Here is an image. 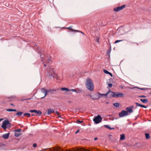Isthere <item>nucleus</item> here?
I'll return each instance as SVG.
<instances>
[{"instance_id":"30","label":"nucleus","mask_w":151,"mask_h":151,"mask_svg":"<svg viewBox=\"0 0 151 151\" xmlns=\"http://www.w3.org/2000/svg\"><path fill=\"white\" fill-rule=\"evenodd\" d=\"M55 114H56L58 116V117H61V116L59 114V112L56 111L55 113Z\"/></svg>"},{"instance_id":"12","label":"nucleus","mask_w":151,"mask_h":151,"mask_svg":"<svg viewBox=\"0 0 151 151\" xmlns=\"http://www.w3.org/2000/svg\"><path fill=\"white\" fill-rule=\"evenodd\" d=\"M107 95H108L109 97H114V96L115 94V92H112V91H109L107 93Z\"/></svg>"},{"instance_id":"16","label":"nucleus","mask_w":151,"mask_h":151,"mask_svg":"<svg viewBox=\"0 0 151 151\" xmlns=\"http://www.w3.org/2000/svg\"><path fill=\"white\" fill-rule=\"evenodd\" d=\"M135 104H136L137 106H140L145 108H146L147 107L146 106L143 105L141 104L138 103L136 102Z\"/></svg>"},{"instance_id":"4","label":"nucleus","mask_w":151,"mask_h":151,"mask_svg":"<svg viewBox=\"0 0 151 151\" xmlns=\"http://www.w3.org/2000/svg\"><path fill=\"white\" fill-rule=\"evenodd\" d=\"M102 120V118L101 116L98 115L93 119V121L96 124H98L100 123Z\"/></svg>"},{"instance_id":"44","label":"nucleus","mask_w":151,"mask_h":151,"mask_svg":"<svg viewBox=\"0 0 151 151\" xmlns=\"http://www.w3.org/2000/svg\"><path fill=\"white\" fill-rule=\"evenodd\" d=\"M68 102L69 103H71V102H71V101H68Z\"/></svg>"},{"instance_id":"19","label":"nucleus","mask_w":151,"mask_h":151,"mask_svg":"<svg viewBox=\"0 0 151 151\" xmlns=\"http://www.w3.org/2000/svg\"><path fill=\"white\" fill-rule=\"evenodd\" d=\"M103 72L104 73H105L106 74H108L111 77L113 76L112 74L111 73L109 72L107 70L104 69L103 70Z\"/></svg>"},{"instance_id":"3","label":"nucleus","mask_w":151,"mask_h":151,"mask_svg":"<svg viewBox=\"0 0 151 151\" xmlns=\"http://www.w3.org/2000/svg\"><path fill=\"white\" fill-rule=\"evenodd\" d=\"M11 125L10 123L8 120H6L4 121L1 125V127L4 129H6V126L8 127H10Z\"/></svg>"},{"instance_id":"25","label":"nucleus","mask_w":151,"mask_h":151,"mask_svg":"<svg viewBox=\"0 0 151 151\" xmlns=\"http://www.w3.org/2000/svg\"><path fill=\"white\" fill-rule=\"evenodd\" d=\"M146 138L147 139H148L150 138V134L148 133H145V134Z\"/></svg>"},{"instance_id":"41","label":"nucleus","mask_w":151,"mask_h":151,"mask_svg":"<svg viewBox=\"0 0 151 151\" xmlns=\"http://www.w3.org/2000/svg\"><path fill=\"white\" fill-rule=\"evenodd\" d=\"M10 104V105H11L13 106H14V104H12V103H11V104Z\"/></svg>"},{"instance_id":"42","label":"nucleus","mask_w":151,"mask_h":151,"mask_svg":"<svg viewBox=\"0 0 151 151\" xmlns=\"http://www.w3.org/2000/svg\"><path fill=\"white\" fill-rule=\"evenodd\" d=\"M97 139V138L95 137L94 138V140H96Z\"/></svg>"},{"instance_id":"37","label":"nucleus","mask_w":151,"mask_h":151,"mask_svg":"<svg viewBox=\"0 0 151 151\" xmlns=\"http://www.w3.org/2000/svg\"><path fill=\"white\" fill-rule=\"evenodd\" d=\"M33 146L34 147H36L37 146V144L36 143H34L33 145Z\"/></svg>"},{"instance_id":"15","label":"nucleus","mask_w":151,"mask_h":151,"mask_svg":"<svg viewBox=\"0 0 151 151\" xmlns=\"http://www.w3.org/2000/svg\"><path fill=\"white\" fill-rule=\"evenodd\" d=\"M126 110H127L126 111L127 112V113L129 112V113L132 112L133 111L132 109L130 108L129 107H127L126 108Z\"/></svg>"},{"instance_id":"49","label":"nucleus","mask_w":151,"mask_h":151,"mask_svg":"<svg viewBox=\"0 0 151 151\" xmlns=\"http://www.w3.org/2000/svg\"><path fill=\"white\" fill-rule=\"evenodd\" d=\"M106 104H108V102H106Z\"/></svg>"},{"instance_id":"18","label":"nucleus","mask_w":151,"mask_h":151,"mask_svg":"<svg viewBox=\"0 0 151 151\" xmlns=\"http://www.w3.org/2000/svg\"><path fill=\"white\" fill-rule=\"evenodd\" d=\"M9 133H8L6 134H5L3 135V137L5 139H7L9 137Z\"/></svg>"},{"instance_id":"20","label":"nucleus","mask_w":151,"mask_h":151,"mask_svg":"<svg viewBox=\"0 0 151 151\" xmlns=\"http://www.w3.org/2000/svg\"><path fill=\"white\" fill-rule=\"evenodd\" d=\"M74 151H88V150L84 148H78L74 150Z\"/></svg>"},{"instance_id":"31","label":"nucleus","mask_w":151,"mask_h":151,"mask_svg":"<svg viewBox=\"0 0 151 151\" xmlns=\"http://www.w3.org/2000/svg\"><path fill=\"white\" fill-rule=\"evenodd\" d=\"M123 40H116L115 42L114 43V44H115V43H117L118 42H120L121 41H123Z\"/></svg>"},{"instance_id":"34","label":"nucleus","mask_w":151,"mask_h":151,"mask_svg":"<svg viewBox=\"0 0 151 151\" xmlns=\"http://www.w3.org/2000/svg\"><path fill=\"white\" fill-rule=\"evenodd\" d=\"M83 121H80L79 120H77L76 121V122L78 124L81 123H82Z\"/></svg>"},{"instance_id":"38","label":"nucleus","mask_w":151,"mask_h":151,"mask_svg":"<svg viewBox=\"0 0 151 151\" xmlns=\"http://www.w3.org/2000/svg\"><path fill=\"white\" fill-rule=\"evenodd\" d=\"M129 107L131 109H132L134 107V106H129Z\"/></svg>"},{"instance_id":"22","label":"nucleus","mask_w":151,"mask_h":151,"mask_svg":"<svg viewBox=\"0 0 151 151\" xmlns=\"http://www.w3.org/2000/svg\"><path fill=\"white\" fill-rule=\"evenodd\" d=\"M125 137L124 134H122L120 135V139L123 140L125 139Z\"/></svg>"},{"instance_id":"1","label":"nucleus","mask_w":151,"mask_h":151,"mask_svg":"<svg viewBox=\"0 0 151 151\" xmlns=\"http://www.w3.org/2000/svg\"><path fill=\"white\" fill-rule=\"evenodd\" d=\"M86 86L87 89L91 91L94 89V85L92 80L90 78L87 79L86 81Z\"/></svg>"},{"instance_id":"35","label":"nucleus","mask_w":151,"mask_h":151,"mask_svg":"<svg viewBox=\"0 0 151 151\" xmlns=\"http://www.w3.org/2000/svg\"><path fill=\"white\" fill-rule=\"evenodd\" d=\"M108 86L111 88L112 86V84L111 83H109L108 84Z\"/></svg>"},{"instance_id":"6","label":"nucleus","mask_w":151,"mask_h":151,"mask_svg":"<svg viewBox=\"0 0 151 151\" xmlns=\"http://www.w3.org/2000/svg\"><path fill=\"white\" fill-rule=\"evenodd\" d=\"M41 91L42 93L44 94H45L44 96L43 97L41 98V99L43 98L46 95H48V93L50 92V90H47L46 89L43 88H42L41 89Z\"/></svg>"},{"instance_id":"28","label":"nucleus","mask_w":151,"mask_h":151,"mask_svg":"<svg viewBox=\"0 0 151 151\" xmlns=\"http://www.w3.org/2000/svg\"><path fill=\"white\" fill-rule=\"evenodd\" d=\"M23 112H18L16 113V114L18 116H20L22 114Z\"/></svg>"},{"instance_id":"21","label":"nucleus","mask_w":151,"mask_h":151,"mask_svg":"<svg viewBox=\"0 0 151 151\" xmlns=\"http://www.w3.org/2000/svg\"><path fill=\"white\" fill-rule=\"evenodd\" d=\"M140 101L143 103L145 104H147L148 102V100L147 99H141Z\"/></svg>"},{"instance_id":"40","label":"nucleus","mask_w":151,"mask_h":151,"mask_svg":"<svg viewBox=\"0 0 151 151\" xmlns=\"http://www.w3.org/2000/svg\"><path fill=\"white\" fill-rule=\"evenodd\" d=\"M72 91H74V92H76V90H75V89H72L71 90Z\"/></svg>"},{"instance_id":"7","label":"nucleus","mask_w":151,"mask_h":151,"mask_svg":"<svg viewBox=\"0 0 151 151\" xmlns=\"http://www.w3.org/2000/svg\"><path fill=\"white\" fill-rule=\"evenodd\" d=\"M128 114L127 112L125 110H123L119 113V116L120 117H122L128 115Z\"/></svg>"},{"instance_id":"29","label":"nucleus","mask_w":151,"mask_h":151,"mask_svg":"<svg viewBox=\"0 0 151 151\" xmlns=\"http://www.w3.org/2000/svg\"><path fill=\"white\" fill-rule=\"evenodd\" d=\"M66 28L68 29H70L72 31L76 32V31H78V30H75L71 28L70 27H67V28Z\"/></svg>"},{"instance_id":"46","label":"nucleus","mask_w":151,"mask_h":151,"mask_svg":"<svg viewBox=\"0 0 151 151\" xmlns=\"http://www.w3.org/2000/svg\"><path fill=\"white\" fill-rule=\"evenodd\" d=\"M8 99H9V98H7V99H6V101H7V100H8Z\"/></svg>"},{"instance_id":"8","label":"nucleus","mask_w":151,"mask_h":151,"mask_svg":"<svg viewBox=\"0 0 151 151\" xmlns=\"http://www.w3.org/2000/svg\"><path fill=\"white\" fill-rule=\"evenodd\" d=\"M91 98L93 100L99 99L101 97V96H99L96 93H94L92 95H90Z\"/></svg>"},{"instance_id":"11","label":"nucleus","mask_w":151,"mask_h":151,"mask_svg":"<svg viewBox=\"0 0 151 151\" xmlns=\"http://www.w3.org/2000/svg\"><path fill=\"white\" fill-rule=\"evenodd\" d=\"M29 112L33 113L35 112L38 115H40L42 114L40 110H29Z\"/></svg>"},{"instance_id":"26","label":"nucleus","mask_w":151,"mask_h":151,"mask_svg":"<svg viewBox=\"0 0 151 151\" xmlns=\"http://www.w3.org/2000/svg\"><path fill=\"white\" fill-rule=\"evenodd\" d=\"M98 94L99 95V96H101V97H102L104 96H106L107 95V93L105 94H101L98 93Z\"/></svg>"},{"instance_id":"45","label":"nucleus","mask_w":151,"mask_h":151,"mask_svg":"<svg viewBox=\"0 0 151 151\" xmlns=\"http://www.w3.org/2000/svg\"><path fill=\"white\" fill-rule=\"evenodd\" d=\"M97 41L98 42H99V40L98 39H97Z\"/></svg>"},{"instance_id":"14","label":"nucleus","mask_w":151,"mask_h":151,"mask_svg":"<svg viewBox=\"0 0 151 151\" xmlns=\"http://www.w3.org/2000/svg\"><path fill=\"white\" fill-rule=\"evenodd\" d=\"M59 149H60L59 147L57 149H55V148H53L52 149H50L48 151H47V149H44V150H42V151H60L59 150Z\"/></svg>"},{"instance_id":"2","label":"nucleus","mask_w":151,"mask_h":151,"mask_svg":"<svg viewBox=\"0 0 151 151\" xmlns=\"http://www.w3.org/2000/svg\"><path fill=\"white\" fill-rule=\"evenodd\" d=\"M47 76L50 77L51 78H55L56 77L57 75L55 73V71L54 69L53 68H51L50 67H48L47 69Z\"/></svg>"},{"instance_id":"33","label":"nucleus","mask_w":151,"mask_h":151,"mask_svg":"<svg viewBox=\"0 0 151 151\" xmlns=\"http://www.w3.org/2000/svg\"><path fill=\"white\" fill-rule=\"evenodd\" d=\"M6 111H9V112L12 111V109H6Z\"/></svg>"},{"instance_id":"48","label":"nucleus","mask_w":151,"mask_h":151,"mask_svg":"<svg viewBox=\"0 0 151 151\" xmlns=\"http://www.w3.org/2000/svg\"><path fill=\"white\" fill-rule=\"evenodd\" d=\"M34 115H35L34 114H32V116H34Z\"/></svg>"},{"instance_id":"9","label":"nucleus","mask_w":151,"mask_h":151,"mask_svg":"<svg viewBox=\"0 0 151 151\" xmlns=\"http://www.w3.org/2000/svg\"><path fill=\"white\" fill-rule=\"evenodd\" d=\"M21 129H18L15 130H14V132H15L14 136L16 137H18L21 134Z\"/></svg>"},{"instance_id":"47","label":"nucleus","mask_w":151,"mask_h":151,"mask_svg":"<svg viewBox=\"0 0 151 151\" xmlns=\"http://www.w3.org/2000/svg\"><path fill=\"white\" fill-rule=\"evenodd\" d=\"M81 32L83 34H84V33H83V32Z\"/></svg>"},{"instance_id":"5","label":"nucleus","mask_w":151,"mask_h":151,"mask_svg":"<svg viewBox=\"0 0 151 151\" xmlns=\"http://www.w3.org/2000/svg\"><path fill=\"white\" fill-rule=\"evenodd\" d=\"M126 5H123L121 6H117L114 8V10L116 12L120 11L124 9Z\"/></svg>"},{"instance_id":"17","label":"nucleus","mask_w":151,"mask_h":151,"mask_svg":"<svg viewBox=\"0 0 151 151\" xmlns=\"http://www.w3.org/2000/svg\"><path fill=\"white\" fill-rule=\"evenodd\" d=\"M54 111L53 109H47V114L49 115L52 113H54Z\"/></svg>"},{"instance_id":"43","label":"nucleus","mask_w":151,"mask_h":151,"mask_svg":"<svg viewBox=\"0 0 151 151\" xmlns=\"http://www.w3.org/2000/svg\"><path fill=\"white\" fill-rule=\"evenodd\" d=\"M79 131V130H77L76 132H75V134H76L77 133L78 131Z\"/></svg>"},{"instance_id":"23","label":"nucleus","mask_w":151,"mask_h":151,"mask_svg":"<svg viewBox=\"0 0 151 151\" xmlns=\"http://www.w3.org/2000/svg\"><path fill=\"white\" fill-rule=\"evenodd\" d=\"M61 90L62 91H70V90L68 88H61Z\"/></svg>"},{"instance_id":"27","label":"nucleus","mask_w":151,"mask_h":151,"mask_svg":"<svg viewBox=\"0 0 151 151\" xmlns=\"http://www.w3.org/2000/svg\"><path fill=\"white\" fill-rule=\"evenodd\" d=\"M113 104L116 107H118L119 106V104L118 103H113Z\"/></svg>"},{"instance_id":"13","label":"nucleus","mask_w":151,"mask_h":151,"mask_svg":"<svg viewBox=\"0 0 151 151\" xmlns=\"http://www.w3.org/2000/svg\"><path fill=\"white\" fill-rule=\"evenodd\" d=\"M123 95V94L122 93H115L114 96V97H122V96Z\"/></svg>"},{"instance_id":"32","label":"nucleus","mask_w":151,"mask_h":151,"mask_svg":"<svg viewBox=\"0 0 151 151\" xmlns=\"http://www.w3.org/2000/svg\"><path fill=\"white\" fill-rule=\"evenodd\" d=\"M104 127L107 128L109 129H112L110 127H109L108 125H105Z\"/></svg>"},{"instance_id":"10","label":"nucleus","mask_w":151,"mask_h":151,"mask_svg":"<svg viewBox=\"0 0 151 151\" xmlns=\"http://www.w3.org/2000/svg\"><path fill=\"white\" fill-rule=\"evenodd\" d=\"M52 60L50 59H49L48 60H47L46 62H43V63L44 64V66L45 67H46L47 66L49 67V64H50Z\"/></svg>"},{"instance_id":"36","label":"nucleus","mask_w":151,"mask_h":151,"mask_svg":"<svg viewBox=\"0 0 151 151\" xmlns=\"http://www.w3.org/2000/svg\"><path fill=\"white\" fill-rule=\"evenodd\" d=\"M138 97H141V98H145L146 97V96H144V95H141V96H139Z\"/></svg>"},{"instance_id":"24","label":"nucleus","mask_w":151,"mask_h":151,"mask_svg":"<svg viewBox=\"0 0 151 151\" xmlns=\"http://www.w3.org/2000/svg\"><path fill=\"white\" fill-rule=\"evenodd\" d=\"M30 114L27 113H24L23 115V116H27L28 117H29L30 116Z\"/></svg>"},{"instance_id":"39","label":"nucleus","mask_w":151,"mask_h":151,"mask_svg":"<svg viewBox=\"0 0 151 151\" xmlns=\"http://www.w3.org/2000/svg\"><path fill=\"white\" fill-rule=\"evenodd\" d=\"M17 111L15 109H12V111Z\"/></svg>"}]
</instances>
